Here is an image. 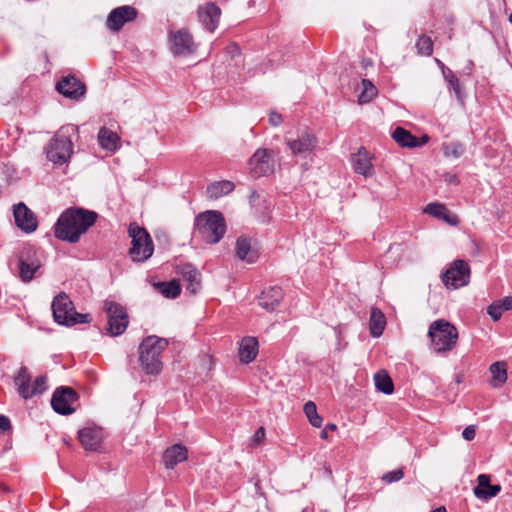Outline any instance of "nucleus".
<instances>
[{"label": "nucleus", "mask_w": 512, "mask_h": 512, "mask_svg": "<svg viewBox=\"0 0 512 512\" xmlns=\"http://www.w3.org/2000/svg\"><path fill=\"white\" fill-rule=\"evenodd\" d=\"M169 41L173 54L188 55L195 51L192 35L186 29L170 32Z\"/></svg>", "instance_id": "ddd939ff"}, {"label": "nucleus", "mask_w": 512, "mask_h": 512, "mask_svg": "<svg viewBox=\"0 0 512 512\" xmlns=\"http://www.w3.org/2000/svg\"><path fill=\"white\" fill-rule=\"evenodd\" d=\"M47 377L44 375L38 376L32 383L30 392L31 398L35 395L42 394L47 389Z\"/></svg>", "instance_id": "ea45409f"}, {"label": "nucleus", "mask_w": 512, "mask_h": 512, "mask_svg": "<svg viewBox=\"0 0 512 512\" xmlns=\"http://www.w3.org/2000/svg\"><path fill=\"white\" fill-rule=\"evenodd\" d=\"M351 163L354 171L364 177H370L374 174L371 156L363 147H361L358 152L352 156Z\"/></svg>", "instance_id": "aec40b11"}, {"label": "nucleus", "mask_w": 512, "mask_h": 512, "mask_svg": "<svg viewBox=\"0 0 512 512\" xmlns=\"http://www.w3.org/2000/svg\"><path fill=\"white\" fill-rule=\"evenodd\" d=\"M465 152V147L460 142H451L444 144L443 153L446 157L459 158Z\"/></svg>", "instance_id": "4c0bfd02"}, {"label": "nucleus", "mask_w": 512, "mask_h": 512, "mask_svg": "<svg viewBox=\"0 0 512 512\" xmlns=\"http://www.w3.org/2000/svg\"><path fill=\"white\" fill-rule=\"evenodd\" d=\"M337 429L336 424L328 423L325 428L321 431L320 437L324 440L328 439V433L329 431H334Z\"/></svg>", "instance_id": "de8ad7c7"}, {"label": "nucleus", "mask_w": 512, "mask_h": 512, "mask_svg": "<svg viewBox=\"0 0 512 512\" xmlns=\"http://www.w3.org/2000/svg\"><path fill=\"white\" fill-rule=\"evenodd\" d=\"M364 65H365V66H369V65H371V62H370V61H368V62H364Z\"/></svg>", "instance_id": "864d4df0"}, {"label": "nucleus", "mask_w": 512, "mask_h": 512, "mask_svg": "<svg viewBox=\"0 0 512 512\" xmlns=\"http://www.w3.org/2000/svg\"><path fill=\"white\" fill-rule=\"evenodd\" d=\"M281 297L280 290H261L258 296V303L266 310H274L279 304Z\"/></svg>", "instance_id": "2f4dec72"}, {"label": "nucleus", "mask_w": 512, "mask_h": 512, "mask_svg": "<svg viewBox=\"0 0 512 512\" xmlns=\"http://www.w3.org/2000/svg\"><path fill=\"white\" fill-rule=\"evenodd\" d=\"M13 214L16 225L24 232L31 233L37 229L36 216L24 203L15 205Z\"/></svg>", "instance_id": "dca6fc26"}, {"label": "nucleus", "mask_w": 512, "mask_h": 512, "mask_svg": "<svg viewBox=\"0 0 512 512\" xmlns=\"http://www.w3.org/2000/svg\"><path fill=\"white\" fill-rule=\"evenodd\" d=\"M228 49H229V52H231V53H239V47L235 43L231 44L228 47Z\"/></svg>", "instance_id": "3c124183"}, {"label": "nucleus", "mask_w": 512, "mask_h": 512, "mask_svg": "<svg viewBox=\"0 0 512 512\" xmlns=\"http://www.w3.org/2000/svg\"><path fill=\"white\" fill-rule=\"evenodd\" d=\"M78 437L87 451H98L101 448L103 432L99 427H85L79 431Z\"/></svg>", "instance_id": "a211bd4d"}, {"label": "nucleus", "mask_w": 512, "mask_h": 512, "mask_svg": "<svg viewBox=\"0 0 512 512\" xmlns=\"http://www.w3.org/2000/svg\"><path fill=\"white\" fill-rule=\"evenodd\" d=\"M259 349L258 340L255 337L247 336L244 337L239 346V360L242 363L248 364L252 362L257 354Z\"/></svg>", "instance_id": "393cba45"}, {"label": "nucleus", "mask_w": 512, "mask_h": 512, "mask_svg": "<svg viewBox=\"0 0 512 512\" xmlns=\"http://www.w3.org/2000/svg\"><path fill=\"white\" fill-rule=\"evenodd\" d=\"M73 131V126L61 127L50 140L46 151L50 161L55 164H63L69 160L73 153V144L70 139V134Z\"/></svg>", "instance_id": "0eeeda50"}, {"label": "nucleus", "mask_w": 512, "mask_h": 512, "mask_svg": "<svg viewBox=\"0 0 512 512\" xmlns=\"http://www.w3.org/2000/svg\"><path fill=\"white\" fill-rule=\"evenodd\" d=\"M11 428V423L8 417L0 414V432H6Z\"/></svg>", "instance_id": "a18cd8bd"}, {"label": "nucleus", "mask_w": 512, "mask_h": 512, "mask_svg": "<svg viewBox=\"0 0 512 512\" xmlns=\"http://www.w3.org/2000/svg\"><path fill=\"white\" fill-rule=\"evenodd\" d=\"M195 230L208 244L218 243L226 231V223L223 215L214 210L200 213L195 219Z\"/></svg>", "instance_id": "7ed1b4c3"}, {"label": "nucleus", "mask_w": 512, "mask_h": 512, "mask_svg": "<svg viewBox=\"0 0 512 512\" xmlns=\"http://www.w3.org/2000/svg\"><path fill=\"white\" fill-rule=\"evenodd\" d=\"M163 297L167 299H176L180 296L182 290H159Z\"/></svg>", "instance_id": "c03bdc74"}, {"label": "nucleus", "mask_w": 512, "mask_h": 512, "mask_svg": "<svg viewBox=\"0 0 512 512\" xmlns=\"http://www.w3.org/2000/svg\"><path fill=\"white\" fill-rule=\"evenodd\" d=\"M304 413L309 420V423L315 427L320 428L323 423V418L318 414L316 404L312 401H308L304 405Z\"/></svg>", "instance_id": "e433bc0d"}, {"label": "nucleus", "mask_w": 512, "mask_h": 512, "mask_svg": "<svg viewBox=\"0 0 512 512\" xmlns=\"http://www.w3.org/2000/svg\"><path fill=\"white\" fill-rule=\"evenodd\" d=\"M444 77L449 83V86L454 90L456 94L460 93V83L458 78L453 74L451 70H447V72L443 71Z\"/></svg>", "instance_id": "a19ab883"}, {"label": "nucleus", "mask_w": 512, "mask_h": 512, "mask_svg": "<svg viewBox=\"0 0 512 512\" xmlns=\"http://www.w3.org/2000/svg\"><path fill=\"white\" fill-rule=\"evenodd\" d=\"M404 477V472L402 469H396L390 472L385 473L382 476V480L387 483H392L401 480Z\"/></svg>", "instance_id": "79ce46f5"}, {"label": "nucleus", "mask_w": 512, "mask_h": 512, "mask_svg": "<svg viewBox=\"0 0 512 512\" xmlns=\"http://www.w3.org/2000/svg\"><path fill=\"white\" fill-rule=\"evenodd\" d=\"M52 311L55 321L61 325L71 326L76 323H89V314H81L75 311L73 302L66 293L61 292L52 302Z\"/></svg>", "instance_id": "423d86ee"}, {"label": "nucleus", "mask_w": 512, "mask_h": 512, "mask_svg": "<svg viewBox=\"0 0 512 512\" xmlns=\"http://www.w3.org/2000/svg\"><path fill=\"white\" fill-rule=\"evenodd\" d=\"M57 91L63 96L78 99L85 93V85L74 76H67L57 83Z\"/></svg>", "instance_id": "6ab92c4d"}, {"label": "nucleus", "mask_w": 512, "mask_h": 512, "mask_svg": "<svg viewBox=\"0 0 512 512\" xmlns=\"http://www.w3.org/2000/svg\"><path fill=\"white\" fill-rule=\"evenodd\" d=\"M78 400L76 391L67 386L58 387L51 398L53 410L61 415H69L75 411L73 404Z\"/></svg>", "instance_id": "9d476101"}, {"label": "nucleus", "mask_w": 512, "mask_h": 512, "mask_svg": "<svg viewBox=\"0 0 512 512\" xmlns=\"http://www.w3.org/2000/svg\"><path fill=\"white\" fill-rule=\"evenodd\" d=\"M269 122L273 126H278L282 122V116L278 114L277 112H271L269 116Z\"/></svg>", "instance_id": "09e8293b"}, {"label": "nucleus", "mask_w": 512, "mask_h": 512, "mask_svg": "<svg viewBox=\"0 0 512 512\" xmlns=\"http://www.w3.org/2000/svg\"><path fill=\"white\" fill-rule=\"evenodd\" d=\"M492 374L491 385L495 388L501 387L507 380L506 364L504 362H495L490 366Z\"/></svg>", "instance_id": "473e14b6"}, {"label": "nucleus", "mask_w": 512, "mask_h": 512, "mask_svg": "<svg viewBox=\"0 0 512 512\" xmlns=\"http://www.w3.org/2000/svg\"><path fill=\"white\" fill-rule=\"evenodd\" d=\"M237 257L249 264L255 263L258 259V253L251 247V240L247 237H239L236 241Z\"/></svg>", "instance_id": "a878e982"}, {"label": "nucleus", "mask_w": 512, "mask_h": 512, "mask_svg": "<svg viewBox=\"0 0 512 512\" xmlns=\"http://www.w3.org/2000/svg\"><path fill=\"white\" fill-rule=\"evenodd\" d=\"M97 213L84 208H68L59 216L54 225L57 239L77 243L80 237L92 227L97 220Z\"/></svg>", "instance_id": "f257e3e1"}, {"label": "nucleus", "mask_w": 512, "mask_h": 512, "mask_svg": "<svg viewBox=\"0 0 512 512\" xmlns=\"http://www.w3.org/2000/svg\"><path fill=\"white\" fill-rule=\"evenodd\" d=\"M392 138L396 143L402 147L414 148L424 145L428 141V136H423L421 139L413 136L408 130L397 127L393 133Z\"/></svg>", "instance_id": "b1692460"}, {"label": "nucleus", "mask_w": 512, "mask_h": 512, "mask_svg": "<svg viewBox=\"0 0 512 512\" xmlns=\"http://www.w3.org/2000/svg\"><path fill=\"white\" fill-rule=\"evenodd\" d=\"M188 457V450L180 444L172 445L163 454V463L167 469H173L177 464L185 461Z\"/></svg>", "instance_id": "5701e85b"}, {"label": "nucleus", "mask_w": 512, "mask_h": 512, "mask_svg": "<svg viewBox=\"0 0 512 512\" xmlns=\"http://www.w3.org/2000/svg\"><path fill=\"white\" fill-rule=\"evenodd\" d=\"M179 279H173L169 282H160L154 285V288H181L182 285L188 287L198 286L201 283L200 272L192 265L185 264L179 267Z\"/></svg>", "instance_id": "f8f14e48"}, {"label": "nucleus", "mask_w": 512, "mask_h": 512, "mask_svg": "<svg viewBox=\"0 0 512 512\" xmlns=\"http://www.w3.org/2000/svg\"><path fill=\"white\" fill-rule=\"evenodd\" d=\"M374 380H375V386L377 388V390H379L380 392L384 393V394H391L394 390V385H393V382L391 380V378L389 377V375L385 372H378L375 374L374 376Z\"/></svg>", "instance_id": "c9c22d12"}, {"label": "nucleus", "mask_w": 512, "mask_h": 512, "mask_svg": "<svg viewBox=\"0 0 512 512\" xmlns=\"http://www.w3.org/2000/svg\"><path fill=\"white\" fill-rule=\"evenodd\" d=\"M248 165L250 173L254 177L272 174L274 171L272 150L264 148L256 150V152L249 159Z\"/></svg>", "instance_id": "9b49d317"}, {"label": "nucleus", "mask_w": 512, "mask_h": 512, "mask_svg": "<svg viewBox=\"0 0 512 512\" xmlns=\"http://www.w3.org/2000/svg\"><path fill=\"white\" fill-rule=\"evenodd\" d=\"M98 143L101 148L114 152L119 148L120 137L112 130L102 127L98 132Z\"/></svg>", "instance_id": "cd10ccee"}, {"label": "nucleus", "mask_w": 512, "mask_h": 512, "mask_svg": "<svg viewBox=\"0 0 512 512\" xmlns=\"http://www.w3.org/2000/svg\"><path fill=\"white\" fill-rule=\"evenodd\" d=\"M424 213L440 219L451 226H457L459 224L458 216L451 213L445 205L438 202L428 204L424 208Z\"/></svg>", "instance_id": "4be33fe9"}, {"label": "nucleus", "mask_w": 512, "mask_h": 512, "mask_svg": "<svg viewBox=\"0 0 512 512\" xmlns=\"http://www.w3.org/2000/svg\"><path fill=\"white\" fill-rule=\"evenodd\" d=\"M103 310L107 315L108 334L119 336L124 333L129 323L126 309L119 303L106 300L103 304Z\"/></svg>", "instance_id": "6e6552de"}, {"label": "nucleus", "mask_w": 512, "mask_h": 512, "mask_svg": "<svg viewBox=\"0 0 512 512\" xmlns=\"http://www.w3.org/2000/svg\"><path fill=\"white\" fill-rule=\"evenodd\" d=\"M14 384L17 388V392L18 394L23 398V399H30L31 398V392H30V389H31V386H32V383H31V376L28 372V369L24 366H22L16 376L14 377Z\"/></svg>", "instance_id": "bb28decb"}, {"label": "nucleus", "mask_w": 512, "mask_h": 512, "mask_svg": "<svg viewBox=\"0 0 512 512\" xmlns=\"http://www.w3.org/2000/svg\"><path fill=\"white\" fill-rule=\"evenodd\" d=\"M512 310V296H506L502 299L492 302L487 309V313L493 319L498 321L504 311Z\"/></svg>", "instance_id": "7c9ffc66"}, {"label": "nucleus", "mask_w": 512, "mask_h": 512, "mask_svg": "<svg viewBox=\"0 0 512 512\" xmlns=\"http://www.w3.org/2000/svg\"><path fill=\"white\" fill-rule=\"evenodd\" d=\"M470 267L464 260L458 259L449 265L441 274L442 282L445 286L461 288L468 285L470 279Z\"/></svg>", "instance_id": "1a4fd4ad"}, {"label": "nucleus", "mask_w": 512, "mask_h": 512, "mask_svg": "<svg viewBox=\"0 0 512 512\" xmlns=\"http://www.w3.org/2000/svg\"><path fill=\"white\" fill-rule=\"evenodd\" d=\"M431 512H447L446 508L444 506L438 507Z\"/></svg>", "instance_id": "603ef678"}, {"label": "nucleus", "mask_w": 512, "mask_h": 512, "mask_svg": "<svg viewBox=\"0 0 512 512\" xmlns=\"http://www.w3.org/2000/svg\"><path fill=\"white\" fill-rule=\"evenodd\" d=\"M40 264L36 261L28 262L24 258V256L20 257L19 260V269H20V277L23 281L27 282L30 281L33 277L35 272L39 269Z\"/></svg>", "instance_id": "f704fd0d"}, {"label": "nucleus", "mask_w": 512, "mask_h": 512, "mask_svg": "<svg viewBox=\"0 0 512 512\" xmlns=\"http://www.w3.org/2000/svg\"><path fill=\"white\" fill-rule=\"evenodd\" d=\"M128 234L131 238V247L129 255L134 262H144L148 260L154 252L152 238L144 227L132 222L128 227Z\"/></svg>", "instance_id": "39448f33"}, {"label": "nucleus", "mask_w": 512, "mask_h": 512, "mask_svg": "<svg viewBox=\"0 0 512 512\" xmlns=\"http://www.w3.org/2000/svg\"><path fill=\"white\" fill-rule=\"evenodd\" d=\"M386 319L383 312L376 307L371 309L370 313V333L373 337H380L384 331Z\"/></svg>", "instance_id": "c85d7f7f"}, {"label": "nucleus", "mask_w": 512, "mask_h": 512, "mask_svg": "<svg viewBox=\"0 0 512 512\" xmlns=\"http://www.w3.org/2000/svg\"><path fill=\"white\" fill-rule=\"evenodd\" d=\"M317 138L310 133H302L297 139H287L286 144L293 155H305L312 152L317 146Z\"/></svg>", "instance_id": "f3484780"}, {"label": "nucleus", "mask_w": 512, "mask_h": 512, "mask_svg": "<svg viewBox=\"0 0 512 512\" xmlns=\"http://www.w3.org/2000/svg\"><path fill=\"white\" fill-rule=\"evenodd\" d=\"M509 21L512 23V14L509 16Z\"/></svg>", "instance_id": "5fc2aeb1"}, {"label": "nucleus", "mask_w": 512, "mask_h": 512, "mask_svg": "<svg viewBox=\"0 0 512 512\" xmlns=\"http://www.w3.org/2000/svg\"><path fill=\"white\" fill-rule=\"evenodd\" d=\"M197 16L208 31L214 32L219 23L221 9L214 2H207L198 7Z\"/></svg>", "instance_id": "2eb2a0df"}, {"label": "nucleus", "mask_w": 512, "mask_h": 512, "mask_svg": "<svg viewBox=\"0 0 512 512\" xmlns=\"http://www.w3.org/2000/svg\"><path fill=\"white\" fill-rule=\"evenodd\" d=\"M169 343L165 338L151 335L139 345V363L147 375L156 376L163 368L162 353Z\"/></svg>", "instance_id": "f03ea898"}, {"label": "nucleus", "mask_w": 512, "mask_h": 512, "mask_svg": "<svg viewBox=\"0 0 512 512\" xmlns=\"http://www.w3.org/2000/svg\"><path fill=\"white\" fill-rule=\"evenodd\" d=\"M462 436L466 441H472L476 436V427L474 425L467 426L463 430Z\"/></svg>", "instance_id": "37998d69"}, {"label": "nucleus", "mask_w": 512, "mask_h": 512, "mask_svg": "<svg viewBox=\"0 0 512 512\" xmlns=\"http://www.w3.org/2000/svg\"><path fill=\"white\" fill-rule=\"evenodd\" d=\"M478 484L474 487V495L481 500H488L495 497L500 491L499 484H490V476L487 474H480L477 478Z\"/></svg>", "instance_id": "412c9836"}, {"label": "nucleus", "mask_w": 512, "mask_h": 512, "mask_svg": "<svg viewBox=\"0 0 512 512\" xmlns=\"http://www.w3.org/2000/svg\"><path fill=\"white\" fill-rule=\"evenodd\" d=\"M416 48L419 54L430 56L433 52V42L428 36H420L416 42Z\"/></svg>", "instance_id": "58836bf2"}, {"label": "nucleus", "mask_w": 512, "mask_h": 512, "mask_svg": "<svg viewBox=\"0 0 512 512\" xmlns=\"http://www.w3.org/2000/svg\"><path fill=\"white\" fill-rule=\"evenodd\" d=\"M378 94L376 86L368 79L361 81V92L358 96V102L365 104L372 101Z\"/></svg>", "instance_id": "72a5a7b5"}, {"label": "nucleus", "mask_w": 512, "mask_h": 512, "mask_svg": "<svg viewBox=\"0 0 512 512\" xmlns=\"http://www.w3.org/2000/svg\"><path fill=\"white\" fill-rule=\"evenodd\" d=\"M431 348L437 354L447 353L454 349L458 341L457 328L447 320L439 319L432 322L428 329Z\"/></svg>", "instance_id": "20e7f679"}, {"label": "nucleus", "mask_w": 512, "mask_h": 512, "mask_svg": "<svg viewBox=\"0 0 512 512\" xmlns=\"http://www.w3.org/2000/svg\"><path fill=\"white\" fill-rule=\"evenodd\" d=\"M265 437V430L263 427H260L256 430L255 432V435H254V441L255 442H260L264 439Z\"/></svg>", "instance_id": "8fccbe9b"}, {"label": "nucleus", "mask_w": 512, "mask_h": 512, "mask_svg": "<svg viewBox=\"0 0 512 512\" xmlns=\"http://www.w3.org/2000/svg\"><path fill=\"white\" fill-rule=\"evenodd\" d=\"M443 178H444V181H445L447 184H452V185H458V184H459L458 177H457V175H455V174H452V173H445V174L443 175Z\"/></svg>", "instance_id": "49530a36"}, {"label": "nucleus", "mask_w": 512, "mask_h": 512, "mask_svg": "<svg viewBox=\"0 0 512 512\" xmlns=\"http://www.w3.org/2000/svg\"><path fill=\"white\" fill-rule=\"evenodd\" d=\"M137 17V10L132 6H120L113 9L107 18V28L112 31H119L127 22Z\"/></svg>", "instance_id": "4468645a"}, {"label": "nucleus", "mask_w": 512, "mask_h": 512, "mask_svg": "<svg viewBox=\"0 0 512 512\" xmlns=\"http://www.w3.org/2000/svg\"><path fill=\"white\" fill-rule=\"evenodd\" d=\"M234 183L228 180L217 181L207 187L206 193L210 199H218L234 190Z\"/></svg>", "instance_id": "c756f323"}]
</instances>
